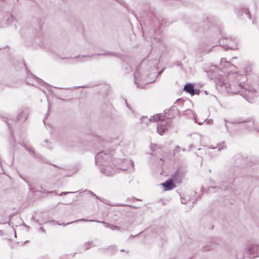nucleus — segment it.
Listing matches in <instances>:
<instances>
[{"label": "nucleus", "instance_id": "40", "mask_svg": "<svg viewBox=\"0 0 259 259\" xmlns=\"http://www.w3.org/2000/svg\"><path fill=\"white\" fill-rule=\"evenodd\" d=\"M198 124L199 125H201L202 124V122H198Z\"/></svg>", "mask_w": 259, "mask_h": 259}, {"label": "nucleus", "instance_id": "34", "mask_svg": "<svg viewBox=\"0 0 259 259\" xmlns=\"http://www.w3.org/2000/svg\"><path fill=\"white\" fill-rule=\"evenodd\" d=\"M50 222L55 223L57 224H58V225H61V224H59V223H57V222H55V221H50Z\"/></svg>", "mask_w": 259, "mask_h": 259}, {"label": "nucleus", "instance_id": "13", "mask_svg": "<svg viewBox=\"0 0 259 259\" xmlns=\"http://www.w3.org/2000/svg\"><path fill=\"white\" fill-rule=\"evenodd\" d=\"M163 115L162 114H158L155 115L153 116H151L150 118H148L147 117H144V118L142 119V120L143 119H147V120H148L149 121H157L159 120V121L161 120V118L163 117Z\"/></svg>", "mask_w": 259, "mask_h": 259}, {"label": "nucleus", "instance_id": "41", "mask_svg": "<svg viewBox=\"0 0 259 259\" xmlns=\"http://www.w3.org/2000/svg\"><path fill=\"white\" fill-rule=\"evenodd\" d=\"M182 149V150L183 151H185V149Z\"/></svg>", "mask_w": 259, "mask_h": 259}, {"label": "nucleus", "instance_id": "36", "mask_svg": "<svg viewBox=\"0 0 259 259\" xmlns=\"http://www.w3.org/2000/svg\"><path fill=\"white\" fill-rule=\"evenodd\" d=\"M236 123H241V122H243V121H238L237 122H236Z\"/></svg>", "mask_w": 259, "mask_h": 259}, {"label": "nucleus", "instance_id": "32", "mask_svg": "<svg viewBox=\"0 0 259 259\" xmlns=\"http://www.w3.org/2000/svg\"><path fill=\"white\" fill-rule=\"evenodd\" d=\"M102 55H113V53H106V54H103Z\"/></svg>", "mask_w": 259, "mask_h": 259}, {"label": "nucleus", "instance_id": "4", "mask_svg": "<svg viewBox=\"0 0 259 259\" xmlns=\"http://www.w3.org/2000/svg\"><path fill=\"white\" fill-rule=\"evenodd\" d=\"M245 250L249 258L259 256V245L257 244H246Z\"/></svg>", "mask_w": 259, "mask_h": 259}, {"label": "nucleus", "instance_id": "19", "mask_svg": "<svg viewBox=\"0 0 259 259\" xmlns=\"http://www.w3.org/2000/svg\"><path fill=\"white\" fill-rule=\"evenodd\" d=\"M123 162L128 164L129 166H131L132 168H133L134 166V163L131 160H125Z\"/></svg>", "mask_w": 259, "mask_h": 259}, {"label": "nucleus", "instance_id": "44", "mask_svg": "<svg viewBox=\"0 0 259 259\" xmlns=\"http://www.w3.org/2000/svg\"><path fill=\"white\" fill-rule=\"evenodd\" d=\"M225 190H228V188H225Z\"/></svg>", "mask_w": 259, "mask_h": 259}, {"label": "nucleus", "instance_id": "25", "mask_svg": "<svg viewBox=\"0 0 259 259\" xmlns=\"http://www.w3.org/2000/svg\"><path fill=\"white\" fill-rule=\"evenodd\" d=\"M75 193V192H62L59 194L60 196L65 195L69 193Z\"/></svg>", "mask_w": 259, "mask_h": 259}, {"label": "nucleus", "instance_id": "10", "mask_svg": "<svg viewBox=\"0 0 259 259\" xmlns=\"http://www.w3.org/2000/svg\"><path fill=\"white\" fill-rule=\"evenodd\" d=\"M93 55H91V56H89V55H87V56H85V55H83V56H76L75 57H71V58H68V57H67V58H61L62 59H67V60H69L71 61V62H76V60L77 59H79L78 61L79 62H82V61H85V59L84 58H90L91 57H92Z\"/></svg>", "mask_w": 259, "mask_h": 259}, {"label": "nucleus", "instance_id": "30", "mask_svg": "<svg viewBox=\"0 0 259 259\" xmlns=\"http://www.w3.org/2000/svg\"><path fill=\"white\" fill-rule=\"evenodd\" d=\"M46 193H51V194H54V193L56 195L57 194L56 191H47Z\"/></svg>", "mask_w": 259, "mask_h": 259}, {"label": "nucleus", "instance_id": "9", "mask_svg": "<svg viewBox=\"0 0 259 259\" xmlns=\"http://www.w3.org/2000/svg\"><path fill=\"white\" fill-rule=\"evenodd\" d=\"M4 19L6 21L7 25H12L14 24L15 26H16L15 22H16V20L15 18L10 13H7L4 16Z\"/></svg>", "mask_w": 259, "mask_h": 259}, {"label": "nucleus", "instance_id": "17", "mask_svg": "<svg viewBox=\"0 0 259 259\" xmlns=\"http://www.w3.org/2000/svg\"><path fill=\"white\" fill-rule=\"evenodd\" d=\"M99 222L103 223L105 227H106V228H110V229H111L112 230H115V226H114V225L110 224H108V223H106L105 222Z\"/></svg>", "mask_w": 259, "mask_h": 259}, {"label": "nucleus", "instance_id": "18", "mask_svg": "<svg viewBox=\"0 0 259 259\" xmlns=\"http://www.w3.org/2000/svg\"><path fill=\"white\" fill-rule=\"evenodd\" d=\"M94 245H93V242H85L84 244V248H85L86 250L90 249V248H91Z\"/></svg>", "mask_w": 259, "mask_h": 259}, {"label": "nucleus", "instance_id": "37", "mask_svg": "<svg viewBox=\"0 0 259 259\" xmlns=\"http://www.w3.org/2000/svg\"><path fill=\"white\" fill-rule=\"evenodd\" d=\"M113 161H114V162H115V163H117V160H116V159H114V160H113Z\"/></svg>", "mask_w": 259, "mask_h": 259}, {"label": "nucleus", "instance_id": "39", "mask_svg": "<svg viewBox=\"0 0 259 259\" xmlns=\"http://www.w3.org/2000/svg\"><path fill=\"white\" fill-rule=\"evenodd\" d=\"M125 102H126V106H127L128 108H130V107H129V106H128V104L127 103L126 101Z\"/></svg>", "mask_w": 259, "mask_h": 259}, {"label": "nucleus", "instance_id": "35", "mask_svg": "<svg viewBox=\"0 0 259 259\" xmlns=\"http://www.w3.org/2000/svg\"><path fill=\"white\" fill-rule=\"evenodd\" d=\"M207 124L212 123V121L211 120L207 121Z\"/></svg>", "mask_w": 259, "mask_h": 259}, {"label": "nucleus", "instance_id": "3", "mask_svg": "<svg viewBox=\"0 0 259 259\" xmlns=\"http://www.w3.org/2000/svg\"><path fill=\"white\" fill-rule=\"evenodd\" d=\"M26 82L28 84L33 86H37L40 85L41 87H45L47 88L49 87V84L44 81L42 79L37 77L35 75L30 73H28V76L26 78Z\"/></svg>", "mask_w": 259, "mask_h": 259}, {"label": "nucleus", "instance_id": "38", "mask_svg": "<svg viewBox=\"0 0 259 259\" xmlns=\"http://www.w3.org/2000/svg\"><path fill=\"white\" fill-rule=\"evenodd\" d=\"M162 71H163L162 70H161V71H159V72H158V74H160L162 72Z\"/></svg>", "mask_w": 259, "mask_h": 259}, {"label": "nucleus", "instance_id": "21", "mask_svg": "<svg viewBox=\"0 0 259 259\" xmlns=\"http://www.w3.org/2000/svg\"><path fill=\"white\" fill-rule=\"evenodd\" d=\"M213 189H217V190H218L219 189V187H209L208 188V191L209 192H213Z\"/></svg>", "mask_w": 259, "mask_h": 259}, {"label": "nucleus", "instance_id": "2", "mask_svg": "<svg viewBox=\"0 0 259 259\" xmlns=\"http://www.w3.org/2000/svg\"><path fill=\"white\" fill-rule=\"evenodd\" d=\"M111 154L110 152L106 153L105 151H101L97 154L95 156L96 162L99 165H102L101 171L107 176H112L116 172H118L120 169L122 170L128 169L129 167H125L124 166L117 167L115 164H104L102 162L105 161H111Z\"/></svg>", "mask_w": 259, "mask_h": 259}, {"label": "nucleus", "instance_id": "1", "mask_svg": "<svg viewBox=\"0 0 259 259\" xmlns=\"http://www.w3.org/2000/svg\"><path fill=\"white\" fill-rule=\"evenodd\" d=\"M218 71V69L215 65H211L209 70H205L207 76L210 79L217 78L216 85L217 88L220 87L223 91L235 94H241L246 84V75L237 73H232L229 75V80L226 82V79L224 76L220 75L217 77L216 72Z\"/></svg>", "mask_w": 259, "mask_h": 259}, {"label": "nucleus", "instance_id": "33", "mask_svg": "<svg viewBox=\"0 0 259 259\" xmlns=\"http://www.w3.org/2000/svg\"><path fill=\"white\" fill-rule=\"evenodd\" d=\"M40 230H41L43 233H46V231H45V230L43 228H40Z\"/></svg>", "mask_w": 259, "mask_h": 259}, {"label": "nucleus", "instance_id": "7", "mask_svg": "<svg viewBox=\"0 0 259 259\" xmlns=\"http://www.w3.org/2000/svg\"><path fill=\"white\" fill-rule=\"evenodd\" d=\"M240 95L244 96L247 100L251 99L255 97V90L246 84L243 91L241 92Z\"/></svg>", "mask_w": 259, "mask_h": 259}, {"label": "nucleus", "instance_id": "24", "mask_svg": "<svg viewBox=\"0 0 259 259\" xmlns=\"http://www.w3.org/2000/svg\"><path fill=\"white\" fill-rule=\"evenodd\" d=\"M116 206H128L130 207H132V208H136V207H134V206H133L132 205H126V204H117Z\"/></svg>", "mask_w": 259, "mask_h": 259}, {"label": "nucleus", "instance_id": "22", "mask_svg": "<svg viewBox=\"0 0 259 259\" xmlns=\"http://www.w3.org/2000/svg\"><path fill=\"white\" fill-rule=\"evenodd\" d=\"M93 221L92 220H85V219H81V220H76L75 221H73V222H72L71 223H67V224H63L64 226H66V225H67L68 224H71V223H73L74 222H78V221Z\"/></svg>", "mask_w": 259, "mask_h": 259}, {"label": "nucleus", "instance_id": "20", "mask_svg": "<svg viewBox=\"0 0 259 259\" xmlns=\"http://www.w3.org/2000/svg\"><path fill=\"white\" fill-rule=\"evenodd\" d=\"M181 150V148L179 146H177L175 149L174 150V155H175L176 153L179 152Z\"/></svg>", "mask_w": 259, "mask_h": 259}, {"label": "nucleus", "instance_id": "6", "mask_svg": "<svg viewBox=\"0 0 259 259\" xmlns=\"http://www.w3.org/2000/svg\"><path fill=\"white\" fill-rule=\"evenodd\" d=\"M170 124V120L168 118L162 119L157 125V132L160 135H162L168 130Z\"/></svg>", "mask_w": 259, "mask_h": 259}, {"label": "nucleus", "instance_id": "42", "mask_svg": "<svg viewBox=\"0 0 259 259\" xmlns=\"http://www.w3.org/2000/svg\"><path fill=\"white\" fill-rule=\"evenodd\" d=\"M15 237H16V232H15Z\"/></svg>", "mask_w": 259, "mask_h": 259}, {"label": "nucleus", "instance_id": "28", "mask_svg": "<svg viewBox=\"0 0 259 259\" xmlns=\"http://www.w3.org/2000/svg\"><path fill=\"white\" fill-rule=\"evenodd\" d=\"M89 192L91 194V195L92 196H95L97 199H99V198L98 196H97L95 194H94L93 192H91V191H89Z\"/></svg>", "mask_w": 259, "mask_h": 259}, {"label": "nucleus", "instance_id": "11", "mask_svg": "<svg viewBox=\"0 0 259 259\" xmlns=\"http://www.w3.org/2000/svg\"><path fill=\"white\" fill-rule=\"evenodd\" d=\"M162 185L164 188L165 190L166 191L171 190L175 187L174 182L170 179L167 180L165 182L163 183Z\"/></svg>", "mask_w": 259, "mask_h": 259}, {"label": "nucleus", "instance_id": "12", "mask_svg": "<svg viewBox=\"0 0 259 259\" xmlns=\"http://www.w3.org/2000/svg\"><path fill=\"white\" fill-rule=\"evenodd\" d=\"M184 91L190 94L192 96L194 95V84L189 83H186L184 87Z\"/></svg>", "mask_w": 259, "mask_h": 259}, {"label": "nucleus", "instance_id": "27", "mask_svg": "<svg viewBox=\"0 0 259 259\" xmlns=\"http://www.w3.org/2000/svg\"><path fill=\"white\" fill-rule=\"evenodd\" d=\"M145 117H143L142 118H141V122H145L146 123H147L148 122H149V121L148 120H147V119H143L142 120V118H144Z\"/></svg>", "mask_w": 259, "mask_h": 259}, {"label": "nucleus", "instance_id": "23", "mask_svg": "<svg viewBox=\"0 0 259 259\" xmlns=\"http://www.w3.org/2000/svg\"><path fill=\"white\" fill-rule=\"evenodd\" d=\"M243 11L245 12V14L247 15L248 17L250 19L251 15L249 14V12H248V10L247 9H244Z\"/></svg>", "mask_w": 259, "mask_h": 259}, {"label": "nucleus", "instance_id": "15", "mask_svg": "<svg viewBox=\"0 0 259 259\" xmlns=\"http://www.w3.org/2000/svg\"><path fill=\"white\" fill-rule=\"evenodd\" d=\"M22 145L25 149V150H27V151H28L29 152L30 154L32 155L34 157H37V155H36L35 154V152H34V151L33 150V149L27 147L24 144H23ZM38 157L39 158V156H38Z\"/></svg>", "mask_w": 259, "mask_h": 259}, {"label": "nucleus", "instance_id": "29", "mask_svg": "<svg viewBox=\"0 0 259 259\" xmlns=\"http://www.w3.org/2000/svg\"><path fill=\"white\" fill-rule=\"evenodd\" d=\"M122 229H122L120 227L117 226H115V230L121 231Z\"/></svg>", "mask_w": 259, "mask_h": 259}, {"label": "nucleus", "instance_id": "26", "mask_svg": "<svg viewBox=\"0 0 259 259\" xmlns=\"http://www.w3.org/2000/svg\"><path fill=\"white\" fill-rule=\"evenodd\" d=\"M200 91L198 89H194V95L196 94V95H199V93H200Z\"/></svg>", "mask_w": 259, "mask_h": 259}, {"label": "nucleus", "instance_id": "43", "mask_svg": "<svg viewBox=\"0 0 259 259\" xmlns=\"http://www.w3.org/2000/svg\"><path fill=\"white\" fill-rule=\"evenodd\" d=\"M41 90L44 93H45L42 89H41Z\"/></svg>", "mask_w": 259, "mask_h": 259}, {"label": "nucleus", "instance_id": "16", "mask_svg": "<svg viewBox=\"0 0 259 259\" xmlns=\"http://www.w3.org/2000/svg\"><path fill=\"white\" fill-rule=\"evenodd\" d=\"M210 148H211L212 149H215L217 148H218V151H220L222 149H223L224 148H226V146H225V142H222L218 144V145H217V147H210Z\"/></svg>", "mask_w": 259, "mask_h": 259}, {"label": "nucleus", "instance_id": "31", "mask_svg": "<svg viewBox=\"0 0 259 259\" xmlns=\"http://www.w3.org/2000/svg\"><path fill=\"white\" fill-rule=\"evenodd\" d=\"M226 66H229V67H230L231 66H234L232 64H231L230 62H227Z\"/></svg>", "mask_w": 259, "mask_h": 259}, {"label": "nucleus", "instance_id": "8", "mask_svg": "<svg viewBox=\"0 0 259 259\" xmlns=\"http://www.w3.org/2000/svg\"><path fill=\"white\" fill-rule=\"evenodd\" d=\"M30 110L26 108L18 115L17 119L20 122L24 121L28 117Z\"/></svg>", "mask_w": 259, "mask_h": 259}, {"label": "nucleus", "instance_id": "5", "mask_svg": "<svg viewBox=\"0 0 259 259\" xmlns=\"http://www.w3.org/2000/svg\"><path fill=\"white\" fill-rule=\"evenodd\" d=\"M220 44L226 50H235L237 49V44L231 37H224L220 39Z\"/></svg>", "mask_w": 259, "mask_h": 259}, {"label": "nucleus", "instance_id": "45", "mask_svg": "<svg viewBox=\"0 0 259 259\" xmlns=\"http://www.w3.org/2000/svg\"><path fill=\"white\" fill-rule=\"evenodd\" d=\"M195 122H196V123L197 122L196 119H195Z\"/></svg>", "mask_w": 259, "mask_h": 259}, {"label": "nucleus", "instance_id": "14", "mask_svg": "<svg viewBox=\"0 0 259 259\" xmlns=\"http://www.w3.org/2000/svg\"><path fill=\"white\" fill-rule=\"evenodd\" d=\"M182 177V174L179 170H177L172 177L174 180L178 183H181Z\"/></svg>", "mask_w": 259, "mask_h": 259}]
</instances>
